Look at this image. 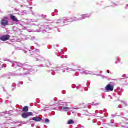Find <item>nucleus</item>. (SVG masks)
Masks as SVG:
<instances>
[{"instance_id": "a18cd8bd", "label": "nucleus", "mask_w": 128, "mask_h": 128, "mask_svg": "<svg viewBox=\"0 0 128 128\" xmlns=\"http://www.w3.org/2000/svg\"><path fill=\"white\" fill-rule=\"evenodd\" d=\"M84 90H86V92H88V90L86 88H84Z\"/></svg>"}, {"instance_id": "f704fd0d", "label": "nucleus", "mask_w": 128, "mask_h": 128, "mask_svg": "<svg viewBox=\"0 0 128 128\" xmlns=\"http://www.w3.org/2000/svg\"><path fill=\"white\" fill-rule=\"evenodd\" d=\"M66 90H63L62 92V94H66Z\"/></svg>"}, {"instance_id": "6e6d98bb", "label": "nucleus", "mask_w": 128, "mask_h": 128, "mask_svg": "<svg viewBox=\"0 0 128 128\" xmlns=\"http://www.w3.org/2000/svg\"><path fill=\"white\" fill-rule=\"evenodd\" d=\"M28 32H30L31 31H30V30H29Z\"/></svg>"}, {"instance_id": "2eb2a0df", "label": "nucleus", "mask_w": 128, "mask_h": 128, "mask_svg": "<svg viewBox=\"0 0 128 128\" xmlns=\"http://www.w3.org/2000/svg\"><path fill=\"white\" fill-rule=\"evenodd\" d=\"M32 120H34V122H40L42 120V118L38 116L34 117L32 118Z\"/></svg>"}, {"instance_id": "c85d7f7f", "label": "nucleus", "mask_w": 128, "mask_h": 128, "mask_svg": "<svg viewBox=\"0 0 128 128\" xmlns=\"http://www.w3.org/2000/svg\"><path fill=\"white\" fill-rule=\"evenodd\" d=\"M64 50H61V52H59V54H61V56H62V52H64Z\"/></svg>"}, {"instance_id": "ddd939ff", "label": "nucleus", "mask_w": 128, "mask_h": 128, "mask_svg": "<svg viewBox=\"0 0 128 128\" xmlns=\"http://www.w3.org/2000/svg\"><path fill=\"white\" fill-rule=\"evenodd\" d=\"M1 24L3 26H8V21L7 20H6L4 19H3L2 20Z\"/></svg>"}, {"instance_id": "f3484780", "label": "nucleus", "mask_w": 128, "mask_h": 128, "mask_svg": "<svg viewBox=\"0 0 128 128\" xmlns=\"http://www.w3.org/2000/svg\"><path fill=\"white\" fill-rule=\"evenodd\" d=\"M37 70H36L32 68L31 67L30 69V70H29V71H28V72H29V74H30V72H36Z\"/></svg>"}, {"instance_id": "1a4fd4ad", "label": "nucleus", "mask_w": 128, "mask_h": 128, "mask_svg": "<svg viewBox=\"0 0 128 128\" xmlns=\"http://www.w3.org/2000/svg\"><path fill=\"white\" fill-rule=\"evenodd\" d=\"M50 28L49 26H46L44 28L42 26V28H40V32H43V34H46V32H50Z\"/></svg>"}, {"instance_id": "20e7f679", "label": "nucleus", "mask_w": 128, "mask_h": 128, "mask_svg": "<svg viewBox=\"0 0 128 128\" xmlns=\"http://www.w3.org/2000/svg\"><path fill=\"white\" fill-rule=\"evenodd\" d=\"M58 103L60 106H60L59 108L60 112H70V110H78L80 108L78 106H75L73 108H70L68 107V103H64L62 102V101H58Z\"/></svg>"}, {"instance_id": "473e14b6", "label": "nucleus", "mask_w": 128, "mask_h": 128, "mask_svg": "<svg viewBox=\"0 0 128 128\" xmlns=\"http://www.w3.org/2000/svg\"><path fill=\"white\" fill-rule=\"evenodd\" d=\"M36 52H40V50L38 49H36L34 50Z\"/></svg>"}, {"instance_id": "7ed1b4c3", "label": "nucleus", "mask_w": 128, "mask_h": 128, "mask_svg": "<svg viewBox=\"0 0 128 128\" xmlns=\"http://www.w3.org/2000/svg\"><path fill=\"white\" fill-rule=\"evenodd\" d=\"M36 62H39L44 64H41L40 66V68H46V66H52V62L48 60H46L42 56H38L35 58Z\"/></svg>"}, {"instance_id": "423d86ee", "label": "nucleus", "mask_w": 128, "mask_h": 128, "mask_svg": "<svg viewBox=\"0 0 128 128\" xmlns=\"http://www.w3.org/2000/svg\"><path fill=\"white\" fill-rule=\"evenodd\" d=\"M74 69L77 70L76 72L78 71L80 72V74H86V75L90 74V75L94 76V73L92 71L86 70L84 69H82V70H80L78 68H76V67H74Z\"/></svg>"}, {"instance_id": "4d7b16f0", "label": "nucleus", "mask_w": 128, "mask_h": 128, "mask_svg": "<svg viewBox=\"0 0 128 128\" xmlns=\"http://www.w3.org/2000/svg\"><path fill=\"white\" fill-rule=\"evenodd\" d=\"M4 90V88H3Z\"/></svg>"}, {"instance_id": "0eeeda50", "label": "nucleus", "mask_w": 128, "mask_h": 128, "mask_svg": "<svg viewBox=\"0 0 128 128\" xmlns=\"http://www.w3.org/2000/svg\"><path fill=\"white\" fill-rule=\"evenodd\" d=\"M90 16V14H82L80 16L79 18H72V22H78L80 20H85V18H88Z\"/></svg>"}, {"instance_id": "49530a36", "label": "nucleus", "mask_w": 128, "mask_h": 128, "mask_svg": "<svg viewBox=\"0 0 128 128\" xmlns=\"http://www.w3.org/2000/svg\"><path fill=\"white\" fill-rule=\"evenodd\" d=\"M112 116L113 118H116V114L112 115Z\"/></svg>"}, {"instance_id": "58836bf2", "label": "nucleus", "mask_w": 128, "mask_h": 128, "mask_svg": "<svg viewBox=\"0 0 128 128\" xmlns=\"http://www.w3.org/2000/svg\"><path fill=\"white\" fill-rule=\"evenodd\" d=\"M22 84H22H24V82H20L19 84Z\"/></svg>"}, {"instance_id": "3c124183", "label": "nucleus", "mask_w": 128, "mask_h": 128, "mask_svg": "<svg viewBox=\"0 0 128 128\" xmlns=\"http://www.w3.org/2000/svg\"><path fill=\"white\" fill-rule=\"evenodd\" d=\"M98 126H100V122L98 123Z\"/></svg>"}, {"instance_id": "412c9836", "label": "nucleus", "mask_w": 128, "mask_h": 128, "mask_svg": "<svg viewBox=\"0 0 128 128\" xmlns=\"http://www.w3.org/2000/svg\"><path fill=\"white\" fill-rule=\"evenodd\" d=\"M74 122L73 120H70L68 122V124H74Z\"/></svg>"}, {"instance_id": "e433bc0d", "label": "nucleus", "mask_w": 128, "mask_h": 128, "mask_svg": "<svg viewBox=\"0 0 128 128\" xmlns=\"http://www.w3.org/2000/svg\"><path fill=\"white\" fill-rule=\"evenodd\" d=\"M123 102V104H125V106H128V104L126 103V102Z\"/></svg>"}, {"instance_id": "de8ad7c7", "label": "nucleus", "mask_w": 128, "mask_h": 128, "mask_svg": "<svg viewBox=\"0 0 128 128\" xmlns=\"http://www.w3.org/2000/svg\"><path fill=\"white\" fill-rule=\"evenodd\" d=\"M88 108H92V106H88Z\"/></svg>"}, {"instance_id": "5701e85b", "label": "nucleus", "mask_w": 128, "mask_h": 128, "mask_svg": "<svg viewBox=\"0 0 128 128\" xmlns=\"http://www.w3.org/2000/svg\"><path fill=\"white\" fill-rule=\"evenodd\" d=\"M6 68V66H4V64L0 62V69L2 68Z\"/></svg>"}, {"instance_id": "4c0bfd02", "label": "nucleus", "mask_w": 128, "mask_h": 128, "mask_svg": "<svg viewBox=\"0 0 128 128\" xmlns=\"http://www.w3.org/2000/svg\"><path fill=\"white\" fill-rule=\"evenodd\" d=\"M78 116H79V118H80V116H82V114H78Z\"/></svg>"}, {"instance_id": "37998d69", "label": "nucleus", "mask_w": 128, "mask_h": 128, "mask_svg": "<svg viewBox=\"0 0 128 128\" xmlns=\"http://www.w3.org/2000/svg\"><path fill=\"white\" fill-rule=\"evenodd\" d=\"M118 108H122V105H120V106H118Z\"/></svg>"}, {"instance_id": "79ce46f5", "label": "nucleus", "mask_w": 128, "mask_h": 128, "mask_svg": "<svg viewBox=\"0 0 128 128\" xmlns=\"http://www.w3.org/2000/svg\"><path fill=\"white\" fill-rule=\"evenodd\" d=\"M75 76H80V74H78H78H76H76H75Z\"/></svg>"}, {"instance_id": "9d476101", "label": "nucleus", "mask_w": 128, "mask_h": 128, "mask_svg": "<svg viewBox=\"0 0 128 128\" xmlns=\"http://www.w3.org/2000/svg\"><path fill=\"white\" fill-rule=\"evenodd\" d=\"M10 38V36L8 34L4 35L3 36H1L0 38V40L2 42H6V40H8Z\"/></svg>"}, {"instance_id": "f8f14e48", "label": "nucleus", "mask_w": 128, "mask_h": 128, "mask_svg": "<svg viewBox=\"0 0 128 128\" xmlns=\"http://www.w3.org/2000/svg\"><path fill=\"white\" fill-rule=\"evenodd\" d=\"M10 18L12 20L13 22H18V18L10 14Z\"/></svg>"}, {"instance_id": "72a5a7b5", "label": "nucleus", "mask_w": 128, "mask_h": 128, "mask_svg": "<svg viewBox=\"0 0 128 128\" xmlns=\"http://www.w3.org/2000/svg\"><path fill=\"white\" fill-rule=\"evenodd\" d=\"M32 14L33 16H36V13L32 12Z\"/></svg>"}, {"instance_id": "39448f33", "label": "nucleus", "mask_w": 128, "mask_h": 128, "mask_svg": "<svg viewBox=\"0 0 128 128\" xmlns=\"http://www.w3.org/2000/svg\"><path fill=\"white\" fill-rule=\"evenodd\" d=\"M66 22H72V18H64L62 19L57 20L54 23H52V26H64V24Z\"/></svg>"}, {"instance_id": "c9c22d12", "label": "nucleus", "mask_w": 128, "mask_h": 128, "mask_svg": "<svg viewBox=\"0 0 128 128\" xmlns=\"http://www.w3.org/2000/svg\"><path fill=\"white\" fill-rule=\"evenodd\" d=\"M95 112L96 114H98V113L102 114V112H100L98 110H96Z\"/></svg>"}, {"instance_id": "2f4dec72", "label": "nucleus", "mask_w": 128, "mask_h": 128, "mask_svg": "<svg viewBox=\"0 0 128 128\" xmlns=\"http://www.w3.org/2000/svg\"><path fill=\"white\" fill-rule=\"evenodd\" d=\"M84 116H88V112H86V113L83 114Z\"/></svg>"}, {"instance_id": "864d4df0", "label": "nucleus", "mask_w": 128, "mask_h": 128, "mask_svg": "<svg viewBox=\"0 0 128 128\" xmlns=\"http://www.w3.org/2000/svg\"><path fill=\"white\" fill-rule=\"evenodd\" d=\"M10 104H12V102L10 101L9 102Z\"/></svg>"}, {"instance_id": "c756f323", "label": "nucleus", "mask_w": 128, "mask_h": 128, "mask_svg": "<svg viewBox=\"0 0 128 128\" xmlns=\"http://www.w3.org/2000/svg\"><path fill=\"white\" fill-rule=\"evenodd\" d=\"M102 76V78H104H104H108V77H106V76Z\"/></svg>"}, {"instance_id": "9b49d317", "label": "nucleus", "mask_w": 128, "mask_h": 128, "mask_svg": "<svg viewBox=\"0 0 128 128\" xmlns=\"http://www.w3.org/2000/svg\"><path fill=\"white\" fill-rule=\"evenodd\" d=\"M114 88L113 86H112L110 84H108L105 88V90L106 92H112L114 90Z\"/></svg>"}, {"instance_id": "a19ab883", "label": "nucleus", "mask_w": 128, "mask_h": 128, "mask_svg": "<svg viewBox=\"0 0 128 128\" xmlns=\"http://www.w3.org/2000/svg\"><path fill=\"white\" fill-rule=\"evenodd\" d=\"M72 88H76V85H72Z\"/></svg>"}, {"instance_id": "b1692460", "label": "nucleus", "mask_w": 128, "mask_h": 128, "mask_svg": "<svg viewBox=\"0 0 128 128\" xmlns=\"http://www.w3.org/2000/svg\"><path fill=\"white\" fill-rule=\"evenodd\" d=\"M30 40H36V37L34 36H30Z\"/></svg>"}, {"instance_id": "bb28decb", "label": "nucleus", "mask_w": 128, "mask_h": 128, "mask_svg": "<svg viewBox=\"0 0 128 128\" xmlns=\"http://www.w3.org/2000/svg\"><path fill=\"white\" fill-rule=\"evenodd\" d=\"M42 18H46V16L44 14H42Z\"/></svg>"}, {"instance_id": "7c9ffc66", "label": "nucleus", "mask_w": 128, "mask_h": 128, "mask_svg": "<svg viewBox=\"0 0 128 128\" xmlns=\"http://www.w3.org/2000/svg\"><path fill=\"white\" fill-rule=\"evenodd\" d=\"M118 62H120V58H118V60L116 61V64H118Z\"/></svg>"}, {"instance_id": "09e8293b", "label": "nucleus", "mask_w": 128, "mask_h": 128, "mask_svg": "<svg viewBox=\"0 0 128 128\" xmlns=\"http://www.w3.org/2000/svg\"><path fill=\"white\" fill-rule=\"evenodd\" d=\"M32 128H34V124H32Z\"/></svg>"}, {"instance_id": "cd10ccee", "label": "nucleus", "mask_w": 128, "mask_h": 128, "mask_svg": "<svg viewBox=\"0 0 128 128\" xmlns=\"http://www.w3.org/2000/svg\"><path fill=\"white\" fill-rule=\"evenodd\" d=\"M68 58V56H62L61 58Z\"/></svg>"}, {"instance_id": "6ab92c4d", "label": "nucleus", "mask_w": 128, "mask_h": 128, "mask_svg": "<svg viewBox=\"0 0 128 128\" xmlns=\"http://www.w3.org/2000/svg\"><path fill=\"white\" fill-rule=\"evenodd\" d=\"M58 10H54V12L52 14V16H58Z\"/></svg>"}, {"instance_id": "dca6fc26", "label": "nucleus", "mask_w": 128, "mask_h": 128, "mask_svg": "<svg viewBox=\"0 0 128 128\" xmlns=\"http://www.w3.org/2000/svg\"><path fill=\"white\" fill-rule=\"evenodd\" d=\"M22 112H28V106H24L22 109Z\"/></svg>"}, {"instance_id": "a211bd4d", "label": "nucleus", "mask_w": 128, "mask_h": 128, "mask_svg": "<svg viewBox=\"0 0 128 128\" xmlns=\"http://www.w3.org/2000/svg\"><path fill=\"white\" fill-rule=\"evenodd\" d=\"M28 52L30 54V56H35L36 54L34 50H29Z\"/></svg>"}, {"instance_id": "4be33fe9", "label": "nucleus", "mask_w": 128, "mask_h": 128, "mask_svg": "<svg viewBox=\"0 0 128 128\" xmlns=\"http://www.w3.org/2000/svg\"><path fill=\"white\" fill-rule=\"evenodd\" d=\"M92 106H100V103H96V104H94V103H92Z\"/></svg>"}, {"instance_id": "052dcab7", "label": "nucleus", "mask_w": 128, "mask_h": 128, "mask_svg": "<svg viewBox=\"0 0 128 128\" xmlns=\"http://www.w3.org/2000/svg\"><path fill=\"white\" fill-rule=\"evenodd\" d=\"M98 76H100V74H98Z\"/></svg>"}, {"instance_id": "f257e3e1", "label": "nucleus", "mask_w": 128, "mask_h": 128, "mask_svg": "<svg viewBox=\"0 0 128 128\" xmlns=\"http://www.w3.org/2000/svg\"><path fill=\"white\" fill-rule=\"evenodd\" d=\"M7 62H11L12 64V67L14 68L16 70V72H18L19 74H16L14 72L12 73V76H28L30 74V70L32 66L27 64H22L18 62L14 61H10V60H7Z\"/></svg>"}, {"instance_id": "393cba45", "label": "nucleus", "mask_w": 128, "mask_h": 128, "mask_svg": "<svg viewBox=\"0 0 128 128\" xmlns=\"http://www.w3.org/2000/svg\"><path fill=\"white\" fill-rule=\"evenodd\" d=\"M44 122H46V124H50V120L48 119L45 120Z\"/></svg>"}, {"instance_id": "bf43d9fd", "label": "nucleus", "mask_w": 128, "mask_h": 128, "mask_svg": "<svg viewBox=\"0 0 128 128\" xmlns=\"http://www.w3.org/2000/svg\"><path fill=\"white\" fill-rule=\"evenodd\" d=\"M33 26H34V24H33Z\"/></svg>"}, {"instance_id": "a878e982", "label": "nucleus", "mask_w": 128, "mask_h": 128, "mask_svg": "<svg viewBox=\"0 0 128 128\" xmlns=\"http://www.w3.org/2000/svg\"><path fill=\"white\" fill-rule=\"evenodd\" d=\"M122 78H128V77L126 76V74H124Z\"/></svg>"}, {"instance_id": "aec40b11", "label": "nucleus", "mask_w": 128, "mask_h": 128, "mask_svg": "<svg viewBox=\"0 0 128 128\" xmlns=\"http://www.w3.org/2000/svg\"><path fill=\"white\" fill-rule=\"evenodd\" d=\"M6 124H0V128H4L6 126H8Z\"/></svg>"}, {"instance_id": "5fc2aeb1", "label": "nucleus", "mask_w": 128, "mask_h": 128, "mask_svg": "<svg viewBox=\"0 0 128 128\" xmlns=\"http://www.w3.org/2000/svg\"><path fill=\"white\" fill-rule=\"evenodd\" d=\"M56 30H58V32H59V31H58V28H57V29H56Z\"/></svg>"}, {"instance_id": "8fccbe9b", "label": "nucleus", "mask_w": 128, "mask_h": 128, "mask_svg": "<svg viewBox=\"0 0 128 128\" xmlns=\"http://www.w3.org/2000/svg\"><path fill=\"white\" fill-rule=\"evenodd\" d=\"M107 72L108 74H110V70H107Z\"/></svg>"}, {"instance_id": "f03ea898", "label": "nucleus", "mask_w": 128, "mask_h": 128, "mask_svg": "<svg viewBox=\"0 0 128 128\" xmlns=\"http://www.w3.org/2000/svg\"><path fill=\"white\" fill-rule=\"evenodd\" d=\"M74 68H76V64L74 63H70L68 66L63 64L60 67H56L54 70H52L51 73L52 76H56V72H54V70L56 72H60L61 70H62L64 74L66 72V70L67 72H76L78 70H76Z\"/></svg>"}, {"instance_id": "603ef678", "label": "nucleus", "mask_w": 128, "mask_h": 128, "mask_svg": "<svg viewBox=\"0 0 128 128\" xmlns=\"http://www.w3.org/2000/svg\"><path fill=\"white\" fill-rule=\"evenodd\" d=\"M44 112H46V109H44Z\"/></svg>"}, {"instance_id": "c03bdc74", "label": "nucleus", "mask_w": 128, "mask_h": 128, "mask_svg": "<svg viewBox=\"0 0 128 128\" xmlns=\"http://www.w3.org/2000/svg\"><path fill=\"white\" fill-rule=\"evenodd\" d=\"M23 52H24V54H26L28 52H26V50H23Z\"/></svg>"}, {"instance_id": "ea45409f", "label": "nucleus", "mask_w": 128, "mask_h": 128, "mask_svg": "<svg viewBox=\"0 0 128 128\" xmlns=\"http://www.w3.org/2000/svg\"><path fill=\"white\" fill-rule=\"evenodd\" d=\"M30 22H34V20H30Z\"/></svg>"}, {"instance_id": "6e6552de", "label": "nucleus", "mask_w": 128, "mask_h": 128, "mask_svg": "<svg viewBox=\"0 0 128 128\" xmlns=\"http://www.w3.org/2000/svg\"><path fill=\"white\" fill-rule=\"evenodd\" d=\"M34 113L32 112H24L22 114V118H30V116H32Z\"/></svg>"}, {"instance_id": "13d9d810", "label": "nucleus", "mask_w": 128, "mask_h": 128, "mask_svg": "<svg viewBox=\"0 0 128 128\" xmlns=\"http://www.w3.org/2000/svg\"><path fill=\"white\" fill-rule=\"evenodd\" d=\"M54 28V27H52V28Z\"/></svg>"}, {"instance_id": "4468645a", "label": "nucleus", "mask_w": 128, "mask_h": 128, "mask_svg": "<svg viewBox=\"0 0 128 128\" xmlns=\"http://www.w3.org/2000/svg\"><path fill=\"white\" fill-rule=\"evenodd\" d=\"M117 90H118V96H122V93L124 92V89L120 88V87H118L117 88Z\"/></svg>"}]
</instances>
